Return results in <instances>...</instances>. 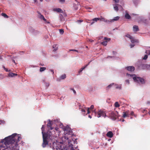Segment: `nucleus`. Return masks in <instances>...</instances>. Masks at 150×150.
I'll return each mask as SVG.
<instances>
[{
	"label": "nucleus",
	"mask_w": 150,
	"mask_h": 150,
	"mask_svg": "<svg viewBox=\"0 0 150 150\" xmlns=\"http://www.w3.org/2000/svg\"><path fill=\"white\" fill-rule=\"evenodd\" d=\"M8 76L11 77H13L14 76H17V74L15 73H13L12 72L9 73L8 74Z\"/></svg>",
	"instance_id": "24"
},
{
	"label": "nucleus",
	"mask_w": 150,
	"mask_h": 150,
	"mask_svg": "<svg viewBox=\"0 0 150 150\" xmlns=\"http://www.w3.org/2000/svg\"><path fill=\"white\" fill-rule=\"evenodd\" d=\"M1 15L4 16V17L5 18H8V16L5 13H2L1 14Z\"/></svg>",
	"instance_id": "31"
},
{
	"label": "nucleus",
	"mask_w": 150,
	"mask_h": 150,
	"mask_svg": "<svg viewBox=\"0 0 150 150\" xmlns=\"http://www.w3.org/2000/svg\"><path fill=\"white\" fill-rule=\"evenodd\" d=\"M65 1V0H59V2L61 3H64Z\"/></svg>",
	"instance_id": "47"
},
{
	"label": "nucleus",
	"mask_w": 150,
	"mask_h": 150,
	"mask_svg": "<svg viewBox=\"0 0 150 150\" xmlns=\"http://www.w3.org/2000/svg\"><path fill=\"white\" fill-rule=\"evenodd\" d=\"M130 114L131 115H134V112L133 111H131Z\"/></svg>",
	"instance_id": "46"
},
{
	"label": "nucleus",
	"mask_w": 150,
	"mask_h": 150,
	"mask_svg": "<svg viewBox=\"0 0 150 150\" xmlns=\"http://www.w3.org/2000/svg\"><path fill=\"white\" fill-rule=\"evenodd\" d=\"M38 13V17L40 19L43 20L45 21H46V19L44 17V16L41 14L40 12L38 11L37 12Z\"/></svg>",
	"instance_id": "9"
},
{
	"label": "nucleus",
	"mask_w": 150,
	"mask_h": 150,
	"mask_svg": "<svg viewBox=\"0 0 150 150\" xmlns=\"http://www.w3.org/2000/svg\"><path fill=\"white\" fill-rule=\"evenodd\" d=\"M88 41H89L90 42H92L93 41V40H91V39H89Z\"/></svg>",
	"instance_id": "54"
},
{
	"label": "nucleus",
	"mask_w": 150,
	"mask_h": 150,
	"mask_svg": "<svg viewBox=\"0 0 150 150\" xmlns=\"http://www.w3.org/2000/svg\"><path fill=\"white\" fill-rule=\"evenodd\" d=\"M88 117H89L90 118H91V116L90 115H89L88 116Z\"/></svg>",
	"instance_id": "61"
},
{
	"label": "nucleus",
	"mask_w": 150,
	"mask_h": 150,
	"mask_svg": "<svg viewBox=\"0 0 150 150\" xmlns=\"http://www.w3.org/2000/svg\"><path fill=\"white\" fill-rule=\"evenodd\" d=\"M139 0H133V2L135 5H137L139 3Z\"/></svg>",
	"instance_id": "26"
},
{
	"label": "nucleus",
	"mask_w": 150,
	"mask_h": 150,
	"mask_svg": "<svg viewBox=\"0 0 150 150\" xmlns=\"http://www.w3.org/2000/svg\"><path fill=\"white\" fill-rule=\"evenodd\" d=\"M113 85H114V83H113L110 84L107 86V88H110Z\"/></svg>",
	"instance_id": "36"
},
{
	"label": "nucleus",
	"mask_w": 150,
	"mask_h": 150,
	"mask_svg": "<svg viewBox=\"0 0 150 150\" xmlns=\"http://www.w3.org/2000/svg\"><path fill=\"white\" fill-rule=\"evenodd\" d=\"M125 69L129 71H133L135 69V68L133 66L127 67L125 68Z\"/></svg>",
	"instance_id": "11"
},
{
	"label": "nucleus",
	"mask_w": 150,
	"mask_h": 150,
	"mask_svg": "<svg viewBox=\"0 0 150 150\" xmlns=\"http://www.w3.org/2000/svg\"><path fill=\"white\" fill-rule=\"evenodd\" d=\"M59 32L60 34H63L64 33V31L63 29H60L59 30Z\"/></svg>",
	"instance_id": "34"
},
{
	"label": "nucleus",
	"mask_w": 150,
	"mask_h": 150,
	"mask_svg": "<svg viewBox=\"0 0 150 150\" xmlns=\"http://www.w3.org/2000/svg\"><path fill=\"white\" fill-rule=\"evenodd\" d=\"M139 22H143L145 23H146L147 22V20L145 19L142 17H139Z\"/></svg>",
	"instance_id": "10"
},
{
	"label": "nucleus",
	"mask_w": 150,
	"mask_h": 150,
	"mask_svg": "<svg viewBox=\"0 0 150 150\" xmlns=\"http://www.w3.org/2000/svg\"><path fill=\"white\" fill-rule=\"evenodd\" d=\"M71 141H69L68 142V144H69V149H70L71 150H74V148L73 147V145L71 143Z\"/></svg>",
	"instance_id": "14"
},
{
	"label": "nucleus",
	"mask_w": 150,
	"mask_h": 150,
	"mask_svg": "<svg viewBox=\"0 0 150 150\" xmlns=\"http://www.w3.org/2000/svg\"><path fill=\"white\" fill-rule=\"evenodd\" d=\"M125 17L126 19H131V16L127 13L126 12L125 15Z\"/></svg>",
	"instance_id": "22"
},
{
	"label": "nucleus",
	"mask_w": 150,
	"mask_h": 150,
	"mask_svg": "<svg viewBox=\"0 0 150 150\" xmlns=\"http://www.w3.org/2000/svg\"><path fill=\"white\" fill-rule=\"evenodd\" d=\"M88 65V64H87V65H86L85 66V67H84L81 68L80 69V70H79V72H79V73H80L82 71H83V70L85 68H86V67H87V66Z\"/></svg>",
	"instance_id": "27"
},
{
	"label": "nucleus",
	"mask_w": 150,
	"mask_h": 150,
	"mask_svg": "<svg viewBox=\"0 0 150 150\" xmlns=\"http://www.w3.org/2000/svg\"><path fill=\"white\" fill-rule=\"evenodd\" d=\"M146 53L147 54H150V50H146Z\"/></svg>",
	"instance_id": "38"
},
{
	"label": "nucleus",
	"mask_w": 150,
	"mask_h": 150,
	"mask_svg": "<svg viewBox=\"0 0 150 150\" xmlns=\"http://www.w3.org/2000/svg\"><path fill=\"white\" fill-rule=\"evenodd\" d=\"M90 109H93L94 108V105H92L90 107Z\"/></svg>",
	"instance_id": "44"
},
{
	"label": "nucleus",
	"mask_w": 150,
	"mask_h": 150,
	"mask_svg": "<svg viewBox=\"0 0 150 150\" xmlns=\"http://www.w3.org/2000/svg\"><path fill=\"white\" fill-rule=\"evenodd\" d=\"M104 40L106 41H103L101 43V44L104 46H106L107 45L108 41H109L110 40V39L106 37L104 38Z\"/></svg>",
	"instance_id": "8"
},
{
	"label": "nucleus",
	"mask_w": 150,
	"mask_h": 150,
	"mask_svg": "<svg viewBox=\"0 0 150 150\" xmlns=\"http://www.w3.org/2000/svg\"><path fill=\"white\" fill-rule=\"evenodd\" d=\"M53 11H56L57 12L61 13L62 12V10L59 8H56L53 9Z\"/></svg>",
	"instance_id": "17"
},
{
	"label": "nucleus",
	"mask_w": 150,
	"mask_h": 150,
	"mask_svg": "<svg viewBox=\"0 0 150 150\" xmlns=\"http://www.w3.org/2000/svg\"><path fill=\"white\" fill-rule=\"evenodd\" d=\"M114 1L115 3H118L119 2V0H113Z\"/></svg>",
	"instance_id": "42"
},
{
	"label": "nucleus",
	"mask_w": 150,
	"mask_h": 150,
	"mask_svg": "<svg viewBox=\"0 0 150 150\" xmlns=\"http://www.w3.org/2000/svg\"><path fill=\"white\" fill-rule=\"evenodd\" d=\"M148 58V55L146 54L145 55L144 57L143 58V59L144 60Z\"/></svg>",
	"instance_id": "37"
},
{
	"label": "nucleus",
	"mask_w": 150,
	"mask_h": 150,
	"mask_svg": "<svg viewBox=\"0 0 150 150\" xmlns=\"http://www.w3.org/2000/svg\"><path fill=\"white\" fill-rule=\"evenodd\" d=\"M53 136L54 137V139L52 140V139H50V138H48V139H47V141L48 142H48H49L50 141L52 142V143H50V144H51L52 143L53 148L54 149V148L57 149V144L55 142V136H54L53 135Z\"/></svg>",
	"instance_id": "7"
},
{
	"label": "nucleus",
	"mask_w": 150,
	"mask_h": 150,
	"mask_svg": "<svg viewBox=\"0 0 150 150\" xmlns=\"http://www.w3.org/2000/svg\"><path fill=\"white\" fill-rule=\"evenodd\" d=\"M94 21H93L92 22H91V25H93V24H94Z\"/></svg>",
	"instance_id": "55"
},
{
	"label": "nucleus",
	"mask_w": 150,
	"mask_h": 150,
	"mask_svg": "<svg viewBox=\"0 0 150 150\" xmlns=\"http://www.w3.org/2000/svg\"><path fill=\"white\" fill-rule=\"evenodd\" d=\"M64 130V133L68 135H71L72 134V131L70 127L67 126L66 127L63 128Z\"/></svg>",
	"instance_id": "5"
},
{
	"label": "nucleus",
	"mask_w": 150,
	"mask_h": 150,
	"mask_svg": "<svg viewBox=\"0 0 150 150\" xmlns=\"http://www.w3.org/2000/svg\"><path fill=\"white\" fill-rule=\"evenodd\" d=\"M87 114H89L90 112L89 111V108H88V109H87Z\"/></svg>",
	"instance_id": "51"
},
{
	"label": "nucleus",
	"mask_w": 150,
	"mask_h": 150,
	"mask_svg": "<svg viewBox=\"0 0 150 150\" xmlns=\"http://www.w3.org/2000/svg\"><path fill=\"white\" fill-rule=\"evenodd\" d=\"M53 48L54 49L53 51L55 52L58 49V46L57 45L54 44L53 45Z\"/></svg>",
	"instance_id": "21"
},
{
	"label": "nucleus",
	"mask_w": 150,
	"mask_h": 150,
	"mask_svg": "<svg viewBox=\"0 0 150 150\" xmlns=\"http://www.w3.org/2000/svg\"><path fill=\"white\" fill-rule=\"evenodd\" d=\"M21 139V137L16 133L6 137L1 141L3 144H0V150H19L17 143Z\"/></svg>",
	"instance_id": "1"
},
{
	"label": "nucleus",
	"mask_w": 150,
	"mask_h": 150,
	"mask_svg": "<svg viewBox=\"0 0 150 150\" xmlns=\"http://www.w3.org/2000/svg\"><path fill=\"white\" fill-rule=\"evenodd\" d=\"M143 67L146 68L149 70H150V65L144 64L142 65Z\"/></svg>",
	"instance_id": "25"
},
{
	"label": "nucleus",
	"mask_w": 150,
	"mask_h": 150,
	"mask_svg": "<svg viewBox=\"0 0 150 150\" xmlns=\"http://www.w3.org/2000/svg\"><path fill=\"white\" fill-rule=\"evenodd\" d=\"M100 20V18H94L92 19V21H93L97 22L99 20Z\"/></svg>",
	"instance_id": "32"
},
{
	"label": "nucleus",
	"mask_w": 150,
	"mask_h": 150,
	"mask_svg": "<svg viewBox=\"0 0 150 150\" xmlns=\"http://www.w3.org/2000/svg\"><path fill=\"white\" fill-rule=\"evenodd\" d=\"M0 59H1V60H2V59L1 57L0 56Z\"/></svg>",
	"instance_id": "62"
},
{
	"label": "nucleus",
	"mask_w": 150,
	"mask_h": 150,
	"mask_svg": "<svg viewBox=\"0 0 150 150\" xmlns=\"http://www.w3.org/2000/svg\"><path fill=\"white\" fill-rule=\"evenodd\" d=\"M95 113L96 116L98 118L101 116L105 118L107 117L105 112L101 110H99L97 112H95Z\"/></svg>",
	"instance_id": "4"
},
{
	"label": "nucleus",
	"mask_w": 150,
	"mask_h": 150,
	"mask_svg": "<svg viewBox=\"0 0 150 150\" xmlns=\"http://www.w3.org/2000/svg\"><path fill=\"white\" fill-rule=\"evenodd\" d=\"M114 105L116 108L119 107L120 106L119 104L117 102H116L115 103Z\"/></svg>",
	"instance_id": "29"
},
{
	"label": "nucleus",
	"mask_w": 150,
	"mask_h": 150,
	"mask_svg": "<svg viewBox=\"0 0 150 150\" xmlns=\"http://www.w3.org/2000/svg\"><path fill=\"white\" fill-rule=\"evenodd\" d=\"M12 61L15 64H16V63L15 62V61L14 59H12Z\"/></svg>",
	"instance_id": "59"
},
{
	"label": "nucleus",
	"mask_w": 150,
	"mask_h": 150,
	"mask_svg": "<svg viewBox=\"0 0 150 150\" xmlns=\"http://www.w3.org/2000/svg\"><path fill=\"white\" fill-rule=\"evenodd\" d=\"M130 115L129 112V111H126L125 112H123V117L124 118L126 117H129V115Z\"/></svg>",
	"instance_id": "12"
},
{
	"label": "nucleus",
	"mask_w": 150,
	"mask_h": 150,
	"mask_svg": "<svg viewBox=\"0 0 150 150\" xmlns=\"http://www.w3.org/2000/svg\"><path fill=\"white\" fill-rule=\"evenodd\" d=\"M130 45V47L131 48H132L134 46V45L131 44Z\"/></svg>",
	"instance_id": "50"
},
{
	"label": "nucleus",
	"mask_w": 150,
	"mask_h": 150,
	"mask_svg": "<svg viewBox=\"0 0 150 150\" xmlns=\"http://www.w3.org/2000/svg\"><path fill=\"white\" fill-rule=\"evenodd\" d=\"M125 82L127 83L128 84H129L130 83H129V81L128 80H125Z\"/></svg>",
	"instance_id": "40"
},
{
	"label": "nucleus",
	"mask_w": 150,
	"mask_h": 150,
	"mask_svg": "<svg viewBox=\"0 0 150 150\" xmlns=\"http://www.w3.org/2000/svg\"><path fill=\"white\" fill-rule=\"evenodd\" d=\"M110 117L113 120H115L118 117V113L117 112H111L110 113Z\"/></svg>",
	"instance_id": "6"
},
{
	"label": "nucleus",
	"mask_w": 150,
	"mask_h": 150,
	"mask_svg": "<svg viewBox=\"0 0 150 150\" xmlns=\"http://www.w3.org/2000/svg\"><path fill=\"white\" fill-rule=\"evenodd\" d=\"M147 103L149 105H150V101H149L147 102Z\"/></svg>",
	"instance_id": "57"
},
{
	"label": "nucleus",
	"mask_w": 150,
	"mask_h": 150,
	"mask_svg": "<svg viewBox=\"0 0 150 150\" xmlns=\"http://www.w3.org/2000/svg\"><path fill=\"white\" fill-rule=\"evenodd\" d=\"M5 70L7 72L9 71H10V70H8L7 69H6V68H5Z\"/></svg>",
	"instance_id": "52"
},
{
	"label": "nucleus",
	"mask_w": 150,
	"mask_h": 150,
	"mask_svg": "<svg viewBox=\"0 0 150 150\" xmlns=\"http://www.w3.org/2000/svg\"><path fill=\"white\" fill-rule=\"evenodd\" d=\"M86 8L88 9H91V8H89V7H86Z\"/></svg>",
	"instance_id": "64"
},
{
	"label": "nucleus",
	"mask_w": 150,
	"mask_h": 150,
	"mask_svg": "<svg viewBox=\"0 0 150 150\" xmlns=\"http://www.w3.org/2000/svg\"><path fill=\"white\" fill-rule=\"evenodd\" d=\"M45 22H47V23H50V22H49V21H45Z\"/></svg>",
	"instance_id": "63"
},
{
	"label": "nucleus",
	"mask_w": 150,
	"mask_h": 150,
	"mask_svg": "<svg viewBox=\"0 0 150 150\" xmlns=\"http://www.w3.org/2000/svg\"><path fill=\"white\" fill-rule=\"evenodd\" d=\"M114 86H115L116 88L117 89H121V88H122V87H121L122 85L121 84H120V85H118L117 84H114Z\"/></svg>",
	"instance_id": "19"
},
{
	"label": "nucleus",
	"mask_w": 150,
	"mask_h": 150,
	"mask_svg": "<svg viewBox=\"0 0 150 150\" xmlns=\"http://www.w3.org/2000/svg\"><path fill=\"white\" fill-rule=\"evenodd\" d=\"M133 30L134 32H137L139 30L138 26L135 25L133 26Z\"/></svg>",
	"instance_id": "16"
},
{
	"label": "nucleus",
	"mask_w": 150,
	"mask_h": 150,
	"mask_svg": "<svg viewBox=\"0 0 150 150\" xmlns=\"http://www.w3.org/2000/svg\"><path fill=\"white\" fill-rule=\"evenodd\" d=\"M34 2L36 4H37L38 3V0H33Z\"/></svg>",
	"instance_id": "48"
},
{
	"label": "nucleus",
	"mask_w": 150,
	"mask_h": 150,
	"mask_svg": "<svg viewBox=\"0 0 150 150\" xmlns=\"http://www.w3.org/2000/svg\"><path fill=\"white\" fill-rule=\"evenodd\" d=\"M59 17L60 20L61 22H63L65 21V19L64 18L62 14H60L59 15Z\"/></svg>",
	"instance_id": "23"
},
{
	"label": "nucleus",
	"mask_w": 150,
	"mask_h": 150,
	"mask_svg": "<svg viewBox=\"0 0 150 150\" xmlns=\"http://www.w3.org/2000/svg\"><path fill=\"white\" fill-rule=\"evenodd\" d=\"M76 6V7H75V9L76 10L78 8V7L76 5H74V6Z\"/></svg>",
	"instance_id": "56"
},
{
	"label": "nucleus",
	"mask_w": 150,
	"mask_h": 150,
	"mask_svg": "<svg viewBox=\"0 0 150 150\" xmlns=\"http://www.w3.org/2000/svg\"><path fill=\"white\" fill-rule=\"evenodd\" d=\"M66 78V75L65 74L61 75L59 79H58L57 80L60 81L61 80L64 79Z\"/></svg>",
	"instance_id": "15"
},
{
	"label": "nucleus",
	"mask_w": 150,
	"mask_h": 150,
	"mask_svg": "<svg viewBox=\"0 0 150 150\" xmlns=\"http://www.w3.org/2000/svg\"><path fill=\"white\" fill-rule=\"evenodd\" d=\"M49 122L47 123V127L48 128V131L46 133H44L43 129L44 128L45 126L44 125H42L41 128V130L42 131V137L43 139V142L42 144V146L43 147H45L48 144V142L47 141V139L48 138L52 140L54 139V137L53 136V134L54 133V132L50 131V130H52L53 129V127H51L52 124L51 123L50 120H48Z\"/></svg>",
	"instance_id": "2"
},
{
	"label": "nucleus",
	"mask_w": 150,
	"mask_h": 150,
	"mask_svg": "<svg viewBox=\"0 0 150 150\" xmlns=\"http://www.w3.org/2000/svg\"><path fill=\"white\" fill-rule=\"evenodd\" d=\"M45 85H46V86L47 87H48L49 86V83H45Z\"/></svg>",
	"instance_id": "43"
},
{
	"label": "nucleus",
	"mask_w": 150,
	"mask_h": 150,
	"mask_svg": "<svg viewBox=\"0 0 150 150\" xmlns=\"http://www.w3.org/2000/svg\"><path fill=\"white\" fill-rule=\"evenodd\" d=\"M50 71L51 72H52V74H53L54 73V71L52 69H51L50 70Z\"/></svg>",
	"instance_id": "53"
},
{
	"label": "nucleus",
	"mask_w": 150,
	"mask_h": 150,
	"mask_svg": "<svg viewBox=\"0 0 150 150\" xmlns=\"http://www.w3.org/2000/svg\"><path fill=\"white\" fill-rule=\"evenodd\" d=\"M108 57H110V58H112V57H112V56H108L107 57V58H108Z\"/></svg>",
	"instance_id": "60"
},
{
	"label": "nucleus",
	"mask_w": 150,
	"mask_h": 150,
	"mask_svg": "<svg viewBox=\"0 0 150 150\" xmlns=\"http://www.w3.org/2000/svg\"><path fill=\"white\" fill-rule=\"evenodd\" d=\"M5 123V122L4 120H1L0 121V125L1 124H4Z\"/></svg>",
	"instance_id": "39"
},
{
	"label": "nucleus",
	"mask_w": 150,
	"mask_h": 150,
	"mask_svg": "<svg viewBox=\"0 0 150 150\" xmlns=\"http://www.w3.org/2000/svg\"><path fill=\"white\" fill-rule=\"evenodd\" d=\"M69 51H75V52H78V50H74V49L70 50Z\"/></svg>",
	"instance_id": "41"
},
{
	"label": "nucleus",
	"mask_w": 150,
	"mask_h": 150,
	"mask_svg": "<svg viewBox=\"0 0 150 150\" xmlns=\"http://www.w3.org/2000/svg\"><path fill=\"white\" fill-rule=\"evenodd\" d=\"M73 92L74 94L76 93V92L75 90H73Z\"/></svg>",
	"instance_id": "58"
},
{
	"label": "nucleus",
	"mask_w": 150,
	"mask_h": 150,
	"mask_svg": "<svg viewBox=\"0 0 150 150\" xmlns=\"http://www.w3.org/2000/svg\"><path fill=\"white\" fill-rule=\"evenodd\" d=\"M113 134L111 131L108 132L106 134L107 136L110 138H112L113 137Z\"/></svg>",
	"instance_id": "13"
},
{
	"label": "nucleus",
	"mask_w": 150,
	"mask_h": 150,
	"mask_svg": "<svg viewBox=\"0 0 150 150\" xmlns=\"http://www.w3.org/2000/svg\"><path fill=\"white\" fill-rule=\"evenodd\" d=\"M114 8L115 10L117 11L118 10V6H120L118 4H115L113 5Z\"/></svg>",
	"instance_id": "20"
},
{
	"label": "nucleus",
	"mask_w": 150,
	"mask_h": 150,
	"mask_svg": "<svg viewBox=\"0 0 150 150\" xmlns=\"http://www.w3.org/2000/svg\"><path fill=\"white\" fill-rule=\"evenodd\" d=\"M46 69L45 67H41L40 68V72H42L45 71Z\"/></svg>",
	"instance_id": "30"
},
{
	"label": "nucleus",
	"mask_w": 150,
	"mask_h": 150,
	"mask_svg": "<svg viewBox=\"0 0 150 150\" xmlns=\"http://www.w3.org/2000/svg\"><path fill=\"white\" fill-rule=\"evenodd\" d=\"M81 111H82V112H86V110L84 109H81Z\"/></svg>",
	"instance_id": "49"
},
{
	"label": "nucleus",
	"mask_w": 150,
	"mask_h": 150,
	"mask_svg": "<svg viewBox=\"0 0 150 150\" xmlns=\"http://www.w3.org/2000/svg\"><path fill=\"white\" fill-rule=\"evenodd\" d=\"M137 40L135 39L134 38H132V39H131V42L132 43H134V42H137Z\"/></svg>",
	"instance_id": "28"
},
{
	"label": "nucleus",
	"mask_w": 150,
	"mask_h": 150,
	"mask_svg": "<svg viewBox=\"0 0 150 150\" xmlns=\"http://www.w3.org/2000/svg\"><path fill=\"white\" fill-rule=\"evenodd\" d=\"M127 76L128 78H132L134 81L139 83L143 84L145 83V80L144 79L137 76L136 75L127 73Z\"/></svg>",
	"instance_id": "3"
},
{
	"label": "nucleus",
	"mask_w": 150,
	"mask_h": 150,
	"mask_svg": "<svg viewBox=\"0 0 150 150\" xmlns=\"http://www.w3.org/2000/svg\"><path fill=\"white\" fill-rule=\"evenodd\" d=\"M119 18L120 17L119 16H116L114 17L113 19L111 20L110 21L111 22H112L114 21H117L119 20Z\"/></svg>",
	"instance_id": "18"
},
{
	"label": "nucleus",
	"mask_w": 150,
	"mask_h": 150,
	"mask_svg": "<svg viewBox=\"0 0 150 150\" xmlns=\"http://www.w3.org/2000/svg\"><path fill=\"white\" fill-rule=\"evenodd\" d=\"M125 36L127 37L128 38H129L130 39H132V38L130 35L129 34H127Z\"/></svg>",
	"instance_id": "33"
},
{
	"label": "nucleus",
	"mask_w": 150,
	"mask_h": 150,
	"mask_svg": "<svg viewBox=\"0 0 150 150\" xmlns=\"http://www.w3.org/2000/svg\"><path fill=\"white\" fill-rule=\"evenodd\" d=\"M77 21L79 23H80L82 22L83 21L82 20H78Z\"/></svg>",
	"instance_id": "45"
},
{
	"label": "nucleus",
	"mask_w": 150,
	"mask_h": 150,
	"mask_svg": "<svg viewBox=\"0 0 150 150\" xmlns=\"http://www.w3.org/2000/svg\"><path fill=\"white\" fill-rule=\"evenodd\" d=\"M89 90L91 92L93 91L94 90V88L92 87H90L89 88Z\"/></svg>",
	"instance_id": "35"
}]
</instances>
